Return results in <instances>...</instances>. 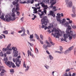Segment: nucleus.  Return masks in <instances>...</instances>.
Segmentation results:
<instances>
[{
	"instance_id": "nucleus-1",
	"label": "nucleus",
	"mask_w": 76,
	"mask_h": 76,
	"mask_svg": "<svg viewBox=\"0 0 76 76\" xmlns=\"http://www.w3.org/2000/svg\"><path fill=\"white\" fill-rule=\"evenodd\" d=\"M58 30L56 29V28H53V29L51 31H50V30H47V31L49 32V33H51V32H53L54 31L55 32L54 34L52 33H51V35L53 36V37H56V38L59 39L60 37H59L61 36V35L64 34V38H62L61 39V41H64L66 42H67V41H66V38H67L68 37H69V40H70V39H72V38H74V39H75L76 36H75V34H73V31H72L71 30H69V33L67 32L66 31H67V28H66V34H64V31H60V30L58 28Z\"/></svg>"
},
{
	"instance_id": "nucleus-2",
	"label": "nucleus",
	"mask_w": 76,
	"mask_h": 76,
	"mask_svg": "<svg viewBox=\"0 0 76 76\" xmlns=\"http://www.w3.org/2000/svg\"><path fill=\"white\" fill-rule=\"evenodd\" d=\"M1 15V13H0V16ZM12 17L13 18L12 19V18L11 17V16H10V15L8 14L5 16V18H4V15H2L1 17H0V18L1 20H3V21L4 22H10V21H13L15 20H16V18H15V17H16V15L15 14H12Z\"/></svg>"
},
{
	"instance_id": "nucleus-3",
	"label": "nucleus",
	"mask_w": 76,
	"mask_h": 76,
	"mask_svg": "<svg viewBox=\"0 0 76 76\" xmlns=\"http://www.w3.org/2000/svg\"><path fill=\"white\" fill-rule=\"evenodd\" d=\"M12 5L16 6V9L15 10V8H13L12 10V12L13 14H15L14 13L16 12V15L17 16H19V12H18L19 10V4H18V2H12Z\"/></svg>"
},
{
	"instance_id": "nucleus-4",
	"label": "nucleus",
	"mask_w": 76,
	"mask_h": 76,
	"mask_svg": "<svg viewBox=\"0 0 76 76\" xmlns=\"http://www.w3.org/2000/svg\"><path fill=\"white\" fill-rule=\"evenodd\" d=\"M3 61H5V64L7 66H9L10 68H11V66H12V68H16V66H15L14 64L12 62H10V61H8V59L7 58V57L4 58L3 59Z\"/></svg>"
},
{
	"instance_id": "nucleus-5",
	"label": "nucleus",
	"mask_w": 76,
	"mask_h": 76,
	"mask_svg": "<svg viewBox=\"0 0 76 76\" xmlns=\"http://www.w3.org/2000/svg\"><path fill=\"white\" fill-rule=\"evenodd\" d=\"M41 25H42V26H41V28H44V30H46V29H48V28L46 26H45L47 25V23L49 22V20H46L45 18H43V20H42V19L41 20ZM44 24V25H43Z\"/></svg>"
},
{
	"instance_id": "nucleus-6",
	"label": "nucleus",
	"mask_w": 76,
	"mask_h": 76,
	"mask_svg": "<svg viewBox=\"0 0 76 76\" xmlns=\"http://www.w3.org/2000/svg\"><path fill=\"white\" fill-rule=\"evenodd\" d=\"M72 23V20L69 21L68 22H66V23H65V26H66V27H67V31H66V32L67 33H69V30H71V27H70L69 25V24H71Z\"/></svg>"
},
{
	"instance_id": "nucleus-7",
	"label": "nucleus",
	"mask_w": 76,
	"mask_h": 76,
	"mask_svg": "<svg viewBox=\"0 0 76 76\" xmlns=\"http://www.w3.org/2000/svg\"><path fill=\"white\" fill-rule=\"evenodd\" d=\"M12 49L13 50V57H17L18 56V51H17V49L15 47H12Z\"/></svg>"
},
{
	"instance_id": "nucleus-8",
	"label": "nucleus",
	"mask_w": 76,
	"mask_h": 76,
	"mask_svg": "<svg viewBox=\"0 0 76 76\" xmlns=\"http://www.w3.org/2000/svg\"><path fill=\"white\" fill-rule=\"evenodd\" d=\"M22 32H23V34H21V37H24L26 36V34H25L26 31L25 29H24V28L23 27H21V30L19 31H18V33H22Z\"/></svg>"
},
{
	"instance_id": "nucleus-9",
	"label": "nucleus",
	"mask_w": 76,
	"mask_h": 76,
	"mask_svg": "<svg viewBox=\"0 0 76 76\" xmlns=\"http://www.w3.org/2000/svg\"><path fill=\"white\" fill-rule=\"evenodd\" d=\"M74 47L73 46H72L70 47V48H68V50H65V51H64V55H66L68 53H69V51L73 50V48Z\"/></svg>"
},
{
	"instance_id": "nucleus-10",
	"label": "nucleus",
	"mask_w": 76,
	"mask_h": 76,
	"mask_svg": "<svg viewBox=\"0 0 76 76\" xmlns=\"http://www.w3.org/2000/svg\"><path fill=\"white\" fill-rule=\"evenodd\" d=\"M65 2H66V4H68V5L66 6V7H70L73 6V4L72 3V2L70 1L69 2V0H66L65 1Z\"/></svg>"
},
{
	"instance_id": "nucleus-11",
	"label": "nucleus",
	"mask_w": 76,
	"mask_h": 76,
	"mask_svg": "<svg viewBox=\"0 0 76 76\" xmlns=\"http://www.w3.org/2000/svg\"><path fill=\"white\" fill-rule=\"evenodd\" d=\"M44 3H45V0H43L42 2L39 3L37 4H41L42 7H43V8H45V9L48 8V7H47V5H45Z\"/></svg>"
},
{
	"instance_id": "nucleus-12",
	"label": "nucleus",
	"mask_w": 76,
	"mask_h": 76,
	"mask_svg": "<svg viewBox=\"0 0 76 76\" xmlns=\"http://www.w3.org/2000/svg\"><path fill=\"white\" fill-rule=\"evenodd\" d=\"M10 46H11V44H8V45L7 46V47L6 48H3V51H11V50H12V49L9 48Z\"/></svg>"
},
{
	"instance_id": "nucleus-13",
	"label": "nucleus",
	"mask_w": 76,
	"mask_h": 76,
	"mask_svg": "<svg viewBox=\"0 0 76 76\" xmlns=\"http://www.w3.org/2000/svg\"><path fill=\"white\" fill-rule=\"evenodd\" d=\"M2 68H3V69H1ZM2 71V72L0 73V76H3L4 75V74H3V73L6 72L5 69H3V66H0V71Z\"/></svg>"
},
{
	"instance_id": "nucleus-14",
	"label": "nucleus",
	"mask_w": 76,
	"mask_h": 76,
	"mask_svg": "<svg viewBox=\"0 0 76 76\" xmlns=\"http://www.w3.org/2000/svg\"><path fill=\"white\" fill-rule=\"evenodd\" d=\"M51 46H52L50 45H46L45 44H44L43 45V49H44L45 50H48L47 48H50L51 47Z\"/></svg>"
},
{
	"instance_id": "nucleus-15",
	"label": "nucleus",
	"mask_w": 76,
	"mask_h": 76,
	"mask_svg": "<svg viewBox=\"0 0 76 76\" xmlns=\"http://www.w3.org/2000/svg\"><path fill=\"white\" fill-rule=\"evenodd\" d=\"M75 8H74V7H73L72 8V12H73V13L74 14H71V16L72 18H74L76 17V14H75Z\"/></svg>"
},
{
	"instance_id": "nucleus-16",
	"label": "nucleus",
	"mask_w": 76,
	"mask_h": 76,
	"mask_svg": "<svg viewBox=\"0 0 76 76\" xmlns=\"http://www.w3.org/2000/svg\"><path fill=\"white\" fill-rule=\"evenodd\" d=\"M16 64V66H17V67H19V65L21 64V61H19V59H17L16 60V63H15Z\"/></svg>"
},
{
	"instance_id": "nucleus-17",
	"label": "nucleus",
	"mask_w": 76,
	"mask_h": 76,
	"mask_svg": "<svg viewBox=\"0 0 76 76\" xmlns=\"http://www.w3.org/2000/svg\"><path fill=\"white\" fill-rule=\"evenodd\" d=\"M56 20L59 21L60 22V23H63L65 22L66 20L64 19H63V20H60V18H56Z\"/></svg>"
},
{
	"instance_id": "nucleus-18",
	"label": "nucleus",
	"mask_w": 76,
	"mask_h": 76,
	"mask_svg": "<svg viewBox=\"0 0 76 76\" xmlns=\"http://www.w3.org/2000/svg\"><path fill=\"white\" fill-rule=\"evenodd\" d=\"M27 54L28 55V56L29 57V56H31L32 57H33V58H34V56H33V55L31 53V52L29 51V50L27 51Z\"/></svg>"
},
{
	"instance_id": "nucleus-19",
	"label": "nucleus",
	"mask_w": 76,
	"mask_h": 76,
	"mask_svg": "<svg viewBox=\"0 0 76 76\" xmlns=\"http://www.w3.org/2000/svg\"><path fill=\"white\" fill-rule=\"evenodd\" d=\"M44 14H39V17H40V18H43L41 19V20H42V19H43H43L44 18H45L46 19H47V20H48V19H47V17H46V16H44V17H43V18H42V16Z\"/></svg>"
},
{
	"instance_id": "nucleus-20",
	"label": "nucleus",
	"mask_w": 76,
	"mask_h": 76,
	"mask_svg": "<svg viewBox=\"0 0 76 76\" xmlns=\"http://www.w3.org/2000/svg\"><path fill=\"white\" fill-rule=\"evenodd\" d=\"M50 15L52 16H53V18L55 17V14L53 13V11H50Z\"/></svg>"
},
{
	"instance_id": "nucleus-21",
	"label": "nucleus",
	"mask_w": 76,
	"mask_h": 76,
	"mask_svg": "<svg viewBox=\"0 0 76 76\" xmlns=\"http://www.w3.org/2000/svg\"><path fill=\"white\" fill-rule=\"evenodd\" d=\"M64 76H71V73L69 72L68 73V74H67V72H65V74H64Z\"/></svg>"
},
{
	"instance_id": "nucleus-22",
	"label": "nucleus",
	"mask_w": 76,
	"mask_h": 76,
	"mask_svg": "<svg viewBox=\"0 0 76 76\" xmlns=\"http://www.w3.org/2000/svg\"><path fill=\"white\" fill-rule=\"evenodd\" d=\"M50 26H48V27H47V28H48V29H49L51 28H53V24L52 23L50 24Z\"/></svg>"
},
{
	"instance_id": "nucleus-23",
	"label": "nucleus",
	"mask_w": 76,
	"mask_h": 76,
	"mask_svg": "<svg viewBox=\"0 0 76 76\" xmlns=\"http://www.w3.org/2000/svg\"><path fill=\"white\" fill-rule=\"evenodd\" d=\"M23 67L25 68H26V69H25V71L28 70V69H29V66H26V64H23Z\"/></svg>"
},
{
	"instance_id": "nucleus-24",
	"label": "nucleus",
	"mask_w": 76,
	"mask_h": 76,
	"mask_svg": "<svg viewBox=\"0 0 76 76\" xmlns=\"http://www.w3.org/2000/svg\"><path fill=\"white\" fill-rule=\"evenodd\" d=\"M53 1H50V3H52L51 4V5H54V4H55L56 3V1H54L55 2H53Z\"/></svg>"
},
{
	"instance_id": "nucleus-25",
	"label": "nucleus",
	"mask_w": 76,
	"mask_h": 76,
	"mask_svg": "<svg viewBox=\"0 0 76 76\" xmlns=\"http://www.w3.org/2000/svg\"><path fill=\"white\" fill-rule=\"evenodd\" d=\"M34 9V12H33V13H34V14H37V10L38 9Z\"/></svg>"
},
{
	"instance_id": "nucleus-26",
	"label": "nucleus",
	"mask_w": 76,
	"mask_h": 76,
	"mask_svg": "<svg viewBox=\"0 0 76 76\" xmlns=\"http://www.w3.org/2000/svg\"><path fill=\"white\" fill-rule=\"evenodd\" d=\"M49 58H50V60H52L53 59V57L50 55H49Z\"/></svg>"
},
{
	"instance_id": "nucleus-27",
	"label": "nucleus",
	"mask_w": 76,
	"mask_h": 76,
	"mask_svg": "<svg viewBox=\"0 0 76 76\" xmlns=\"http://www.w3.org/2000/svg\"><path fill=\"white\" fill-rule=\"evenodd\" d=\"M56 15H57V16H56V18H61V17H60V15H61V14H60V13H58L56 14Z\"/></svg>"
},
{
	"instance_id": "nucleus-28",
	"label": "nucleus",
	"mask_w": 76,
	"mask_h": 76,
	"mask_svg": "<svg viewBox=\"0 0 76 76\" xmlns=\"http://www.w3.org/2000/svg\"><path fill=\"white\" fill-rule=\"evenodd\" d=\"M34 36H35V37H36L37 39H39V36H38V35H37V34H34Z\"/></svg>"
},
{
	"instance_id": "nucleus-29",
	"label": "nucleus",
	"mask_w": 76,
	"mask_h": 76,
	"mask_svg": "<svg viewBox=\"0 0 76 76\" xmlns=\"http://www.w3.org/2000/svg\"><path fill=\"white\" fill-rule=\"evenodd\" d=\"M32 15L34 16V18H32V20H34L36 18H37V15H34V14H32Z\"/></svg>"
},
{
	"instance_id": "nucleus-30",
	"label": "nucleus",
	"mask_w": 76,
	"mask_h": 76,
	"mask_svg": "<svg viewBox=\"0 0 76 76\" xmlns=\"http://www.w3.org/2000/svg\"><path fill=\"white\" fill-rule=\"evenodd\" d=\"M20 3L21 4H28L30 3V2H26V1H24L23 2H20Z\"/></svg>"
},
{
	"instance_id": "nucleus-31",
	"label": "nucleus",
	"mask_w": 76,
	"mask_h": 76,
	"mask_svg": "<svg viewBox=\"0 0 76 76\" xmlns=\"http://www.w3.org/2000/svg\"><path fill=\"white\" fill-rule=\"evenodd\" d=\"M3 34H8V31L7 30L4 31H3Z\"/></svg>"
},
{
	"instance_id": "nucleus-32",
	"label": "nucleus",
	"mask_w": 76,
	"mask_h": 76,
	"mask_svg": "<svg viewBox=\"0 0 76 76\" xmlns=\"http://www.w3.org/2000/svg\"><path fill=\"white\" fill-rule=\"evenodd\" d=\"M43 12H44V13H45V14H46V10L47 9H47H45V8H43Z\"/></svg>"
},
{
	"instance_id": "nucleus-33",
	"label": "nucleus",
	"mask_w": 76,
	"mask_h": 76,
	"mask_svg": "<svg viewBox=\"0 0 76 76\" xmlns=\"http://www.w3.org/2000/svg\"><path fill=\"white\" fill-rule=\"evenodd\" d=\"M43 37L42 36V35H39V38H40V39H41V40H43Z\"/></svg>"
},
{
	"instance_id": "nucleus-34",
	"label": "nucleus",
	"mask_w": 76,
	"mask_h": 76,
	"mask_svg": "<svg viewBox=\"0 0 76 76\" xmlns=\"http://www.w3.org/2000/svg\"><path fill=\"white\" fill-rule=\"evenodd\" d=\"M33 34H32L31 35H30V39H33Z\"/></svg>"
},
{
	"instance_id": "nucleus-35",
	"label": "nucleus",
	"mask_w": 76,
	"mask_h": 76,
	"mask_svg": "<svg viewBox=\"0 0 76 76\" xmlns=\"http://www.w3.org/2000/svg\"><path fill=\"white\" fill-rule=\"evenodd\" d=\"M44 67H45L46 69L47 70H48V69H49V68L50 67L49 66L47 65L44 66Z\"/></svg>"
},
{
	"instance_id": "nucleus-36",
	"label": "nucleus",
	"mask_w": 76,
	"mask_h": 76,
	"mask_svg": "<svg viewBox=\"0 0 76 76\" xmlns=\"http://www.w3.org/2000/svg\"><path fill=\"white\" fill-rule=\"evenodd\" d=\"M72 28H73V29H75L76 28V26L75 25L72 26Z\"/></svg>"
},
{
	"instance_id": "nucleus-37",
	"label": "nucleus",
	"mask_w": 76,
	"mask_h": 76,
	"mask_svg": "<svg viewBox=\"0 0 76 76\" xmlns=\"http://www.w3.org/2000/svg\"><path fill=\"white\" fill-rule=\"evenodd\" d=\"M60 51H63V48L61 46H60Z\"/></svg>"
},
{
	"instance_id": "nucleus-38",
	"label": "nucleus",
	"mask_w": 76,
	"mask_h": 76,
	"mask_svg": "<svg viewBox=\"0 0 76 76\" xmlns=\"http://www.w3.org/2000/svg\"><path fill=\"white\" fill-rule=\"evenodd\" d=\"M39 42H40V44H41V45H44V44H43V42H42V41H41L40 40H39Z\"/></svg>"
},
{
	"instance_id": "nucleus-39",
	"label": "nucleus",
	"mask_w": 76,
	"mask_h": 76,
	"mask_svg": "<svg viewBox=\"0 0 76 76\" xmlns=\"http://www.w3.org/2000/svg\"><path fill=\"white\" fill-rule=\"evenodd\" d=\"M28 43H29V44H30V46H32V45H33V44H31V43H30L29 42H27Z\"/></svg>"
},
{
	"instance_id": "nucleus-40",
	"label": "nucleus",
	"mask_w": 76,
	"mask_h": 76,
	"mask_svg": "<svg viewBox=\"0 0 76 76\" xmlns=\"http://www.w3.org/2000/svg\"><path fill=\"white\" fill-rule=\"evenodd\" d=\"M35 51L36 52V53H38V49H37V48H35Z\"/></svg>"
},
{
	"instance_id": "nucleus-41",
	"label": "nucleus",
	"mask_w": 76,
	"mask_h": 76,
	"mask_svg": "<svg viewBox=\"0 0 76 76\" xmlns=\"http://www.w3.org/2000/svg\"><path fill=\"white\" fill-rule=\"evenodd\" d=\"M50 44H51V45L52 46H54V45H55V44H54V43H53V42H50Z\"/></svg>"
},
{
	"instance_id": "nucleus-42",
	"label": "nucleus",
	"mask_w": 76,
	"mask_h": 76,
	"mask_svg": "<svg viewBox=\"0 0 76 76\" xmlns=\"http://www.w3.org/2000/svg\"><path fill=\"white\" fill-rule=\"evenodd\" d=\"M4 54H2V52H0V56L2 57L3 56Z\"/></svg>"
},
{
	"instance_id": "nucleus-43",
	"label": "nucleus",
	"mask_w": 76,
	"mask_h": 76,
	"mask_svg": "<svg viewBox=\"0 0 76 76\" xmlns=\"http://www.w3.org/2000/svg\"><path fill=\"white\" fill-rule=\"evenodd\" d=\"M30 41H33L34 42L35 39H30Z\"/></svg>"
},
{
	"instance_id": "nucleus-44",
	"label": "nucleus",
	"mask_w": 76,
	"mask_h": 76,
	"mask_svg": "<svg viewBox=\"0 0 76 76\" xmlns=\"http://www.w3.org/2000/svg\"><path fill=\"white\" fill-rule=\"evenodd\" d=\"M10 72L13 73L14 72V70L13 69H10Z\"/></svg>"
},
{
	"instance_id": "nucleus-45",
	"label": "nucleus",
	"mask_w": 76,
	"mask_h": 76,
	"mask_svg": "<svg viewBox=\"0 0 76 76\" xmlns=\"http://www.w3.org/2000/svg\"><path fill=\"white\" fill-rule=\"evenodd\" d=\"M74 55H76V48H74Z\"/></svg>"
},
{
	"instance_id": "nucleus-46",
	"label": "nucleus",
	"mask_w": 76,
	"mask_h": 76,
	"mask_svg": "<svg viewBox=\"0 0 76 76\" xmlns=\"http://www.w3.org/2000/svg\"><path fill=\"white\" fill-rule=\"evenodd\" d=\"M34 0H31V1H30V4H33V1H34Z\"/></svg>"
},
{
	"instance_id": "nucleus-47",
	"label": "nucleus",
	"mask_w": 76,
	"mask_h": 76,
	"mask_svg": "<svg viewBox=\"0 0 76 76\" xmlns=\"http://www.w3.org/2000/svg\"><path fill=\"white\" fill-rule=\"evenodd\" d=\"M46 50V52L47 53V54H48V55H50V53L49 52V51H48V50Z\"/></svg>"
},
{
	"instance_id": "nucleus-48",
	"label": "nucleus",
	"mask_w": 76,
	"mask_h": 76,
	"mask_svg": "<svg viewBox=\"0 0 76 76\" xmlns=\"http://www.w3.org/2000/svg\"><path fill=\"white\" fill-rule=\"evenodd\" d=\"M11 53L10 52V51L7 52V54H10Z\"/></svg>"
},
{
	"instance_id": "nucleus-49",
	"label": "nucleus",
	"mask_w": 76,
	"mask_h": 76,
	"mask_svg": "<svg viewBox=\"0 0 76 76\" xmlns=\"http://www.w3.org/2000/svg\"><path fill=\"white\" fill-rule=\"evenodd\" d=\"M31 1V0H27L26 1V2L30 3V1Z\"/></svg>"
},
{
	"instance_id": "nucleus-50",
	"label": "nucleus",
	"mask_w": 76,
	"mask_h": 76,
	"mask_svg": "<svg viewBox=\"0 0 76 76\" xmlns=\"http://www.w3.org/2000/svg\"><path fill=\"white\" fill-rule=\"evenodd\" d=\"M48 39L49 40V41L50 42H51V39H50V37H49Z\"/></svg>"
},
{
	"instance_id": "nucleus-51",
	"label": "nucleus",
	"mask_w": 76,
	"mask_h": 76,
	"mask_svg": "<svg viewBox=\"0 0 76 76\" xmlns=\"http://www.w3.org/2000/svg\"><path fill=\"white\" fill-rule=\"evenodd\" d=\"M4 38V37H2V36L0 35V39H2V38Z\"/></svg>"
},
{
	"instance_id": "nucleus-52",
	"label": "nucleus",
	"mask_w": 76,
	"mask_h": 76,
	"mask_svg": "<svg viewBox=\"0 0 76 76\" xmlns=\"http://www.w3.org/2000/svg\"><path fill=\"white\" fill-rule=\"evenodd\" d=\"M69 70H70L69 69H66V71H65V72H66L69 71Z\"/></svg>"
},
{
	"instance_id": "nucleus-53",
	"label": "nucleus",
	"mask_w": 76,
	"mask_h": 76,
	"mask_svg": "<svg viewBox=\"0 0 76 76\" xmlns=\"http://www.w3.org/2000/svg\"><path fill=\"white\" fill-rule=\"evenodd\" d=\"M12 61H13V62H16V60L15 59V58H12Z\"/></svg>"
},
{
	"instance_id": "nucleus-54",
	"label": "nucleus",
	"mask_w": 76,
	"mask_h": 76,
	"mask_svg": "<svg viewBox=\"0 0 76 76\" xmlns=\"http://www.w3.org/2000/svg\"><path fill=\"white\" fill-rule=\"evenodd\" d=\"M27 34L28 35H29V30H27Z\"/></svg>"
},
{
	"instance_id": "nucleus-55",
	"label": "nucleus",
	"mask_w": 76,
	"mask_h": 76,
	"mask_svg": "<svg viewBox=\"0 0 76 76\" xmlns=\"http://www.w3.org/2000/svg\"><path fill=\"white\" fill-rule=\"evenodd\" d=\"M52 8H53V9H56V6H54V7H52Z\"/></svg>"
},
{
	"instance_id": "nucleus-56",
	"label": "nucleus",
	"mask_w": 76,
	"mask_h": 76,
	"mask_svg": "<svg viewBox=\"0 0 76 76\" xmlns=\"http://www.w3.org/2000/svg\"><path fill=\"white\" fill-rule=\"evenodd\" d=\"M23 17H22L21 18H20V20H21V21H23Z\"/></svg>"
},
{
	"instance_id": "nucleus-57",
	"label": "nucleus",
	"mask_w": 76,
	"mask_h": 76,
	"mask_svg": "<svg viewBox=\"0 0 76 76\" xmlns=\"http://www.w3.org/2000/svg\"><path fill=\"white\" fill-rule=\"evenodd\" d=\"M20 58V56H19L17 57V58H16V59H17Z\"/></svg>"
},
{
	"instance_id": "nucleus-58",
	"label": "nucleus",
	"mask_w": 76,
	"mask_h": 76,
	"mask_svg": "<svg viewBox=\"0 0 76 76\" xmlns=\"http://www.w3.org/2000/svg\"><path fill=\"white\" fill-rule=\"evenodd\" d=\"M10 34H14V31H12V32H11V33H10Z\"/></svg>"
},
{
	"instance_id": "nucleus-59",
	"label": "nucleus",
	"mask_w": 76,
	"mask_h": 76,
	"mask_svg": "<svg viewBox=\"0 0 76 76\" xmlns=\"http://www.w3.org/2000/svg\"><path fill=\"white\" fill-rule=\"evenodd\" d=\"M32 9H37V8H36V7H32Z\"/></svg>"
},
{
	"instance_id": "nucleus-60",
	"label": "nucleus",
	"mask_w": 76,
	"mask_h": 76,
	"mask_svg": "<svg viewBox=\"0 0 76 76\" xmlns=\"http://www.w3.org/2000/svg\"><path fill=\"white\" fill-rule=\"evenodd\" d=\"M61 17H64V14H63V13H61Z\"/></svg>"
},
{
	"instance_id": "nucleus-61",
	"label": "nucleus",
	"mask_w": 76,
	"mask_h": 76,
	"mask_svg": "<svg viewBox=\"0 0 76 76\" xmlns=\"http://www.w3.org/2000/svg\"><path fill=\"white\" fill-rule=\"evenodd\" d=\"M54 7V6H53V5H51L50 6V8H52V7Z\"/></svg>"
},
{
	"instance_id": "nucleus-62",
	"label": "nucleus",
	"mask_w": 76,
	"mask_h": 76,
	"mask_svg": "<svg viewBox=\"0 0 76 76\" xmlns=\"http://www.w3.org/2000/svg\"><path fill=\"white\" fill-rule=\"evenodd\" d=\"M41 12V10H38V11H37V12Z\"/></svg>"
},
{
	"instance_id": "nucleus-63",
	"label": "nucleus",
	"mask_w": 76,
	"mask_h": 76,
	"mask_svg": "<svg viewBox=\"0 0 76 76\" xmlns=\"http://www.w3.org/2000/svg\"><path fill=\"white\" fill-rule=\"evenodd\" d=\"M3 55L4 56V57H6V53H4V55Z\"/></svg>"
},
{
	"instance_id": "nucleus-64",
	"label": "nucleus",
	"mask_w": 76,
	"mask_h": 76,
	"mask_svg": "<svg viewBox=\"0 0 76 76\" xmlns=\"http://www.w3.org/2000/svg\"><path fill=\"white\" fill-rule=\"evenodd\" d=\"M75 73H73V75H72V76H75Z\"/></svg>"
}]
</instances>
